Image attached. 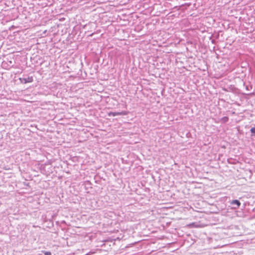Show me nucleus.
Here are the masks:
<instances>
[{
    "label": "nucleus",
    "mask_w": 255,
    "mask_h": 255,
    "mask_svg": "<svg viewBox=\"0 0 255 255\" xmlns=\"http://www.w3.org/2000/svg\"><path fill=\"white\" fill-rule=\"evenodd\" d=\"M128 113V111H122L121 112H110L108 115L109 116H126L127 115Z\"/></svg>",
    "instance_id": "f257e3e1"
},
{
    "label": "nucleus",
    "mask_w": 255,
    "mask_h": 255,
    "mask_svg": "<svg viewBox=\"0 0 255 255\" xmlns=\"http://www.w3.org/2000/svg\"><path fill=\"white\" fill-rule=\"evenodd\" d=\"M19 80L21 83L26 84L27 83H31L33 79L32 77H28L27 78H20Z\"/></svg>",
    "instance_id": "f03ea898"
},
{
    "label": "nucleus",
    "mask_w": 255,
    "mask_h": 255,
    "mask_svg": "<svg viewBox=\"0 0 255 255\" xmlns=\"http://www.w3.org/2000/svg\"><path fill=\"white\" fill-rule=\"evenodd\" d=\"M231 204L232 205H234V204H236L237 205V207H239L241 205V203L238 200H233L232 202H231Z\"/></svg>",
    "instance_id": "7ed1b4c3"
},
{
    "label": "nucleus",
    "mask_w": 255,
    "mask_h": 255,
    "mask_svg": "<svg viewBox=\"0 0 255 255\" xmlns=\"http://www.w3.org/2000/svg\"><path fill=\"white\" fill-rule=\"evenodd\" d=\"M45 255H52V254L50 252L48 251H42Z\"/></svg>",
    "instance_id": "20e7f679"
},
{
    "label": "nucleus",
    "mask_w": 255,
    "mask_h": 255,
    "mask_svg": "<svg viewBox=\"0 0 255 255\" xmlns=\"http://www.w3.org/2000/svg\"><path fill=\"white\" fill-rule=\"evenodd\" d=\"M251 131L252 133H254L255 135V127L252 128L251 129Z\"/></svg>",
    "instance_id": "39448f33"
},
{
    "label": "nucleus",
    "mask_w": 255,
    "mask_h": 255,
    "mask_svg": "<svg viewBox=\"0 0 255 255\" xmlns=\"http://www.w3.org/2000/svg\"><path fill=\"white\" fill-rule=\"evenodd\" d=\"M223 119L225 120V121H227L228 120V117H225L223 118Z\"/></svg>",
    "instance_id": "423d86ee"
},
{
    "label": "nucleus",
    "mask_w": 255,
    "mask_h": 255,
    "mask_svg": "<svg viewBox=\"0 0 255 255\" xmlns=\"http://www.w3.org/2000/svg\"><path fill=\"white\" fill-rule=\"evenodd\" d=\"M91 254H93V253L89 252L88 254H87L86 255H90Z\"/></svg>",
    "instance_id": "0eeeda50"
}]
</instances>
